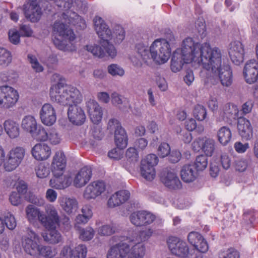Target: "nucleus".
<instances>
[{"instance_id": "obj_53", "label": "nucleus", "mask_w": 258, "mask_h": 258, "mask_svg": "<svg viewBox=\"0 0 258 258\" xmlns=\"http://www.w3.org/2000/svg\"><path fill=\"white\" fill-rule=\"evenodd\" d=\"M38 255L45 258H52L56 254V252L50 246L40 245L38 249Z\"/></svg>"}, {"instance_id": "obj_32", "label": "nucleus", "mask_w": 258, "mask_h": 258, "mask_svg": "<svg viewBox=\"0 0 258 258\" xmlns=\"http://www.w3.org/2000/svg\"><path fill=\"white\" fill-rule=\"evenodd\" d=\"M3 127L7 135L11 139L19 138L20 134L19 124L16 121L8 119L4 122Z\"/></svg>"}, {"instance_id": "obj_40", "label": "nucleus", "mask_w": 258, "mask_h": 258, "mask_svg": "<svg viewBox=\"0 0 258 258\" xmlns=\"http://www.w3.org/2000/svg\"><path fill=\"white\" fill-rule=\"evenodd\" d=\"M102 44L103 41L101 42V46L97 45H86L85 48L88 51L91 52L94 56L102 58L104 57L106 54L108 55V53L107 52V49L108 48V46L106 45L104 47L102 46Z\"/></svg>"}, {"instance_id": "obj_62", "label": "nucleus", "mask_w": 258, "mask_h": 258, "mask_svg": "<svg viewBox=\"0 0 258 258\" xmlns=\"http://www.w3.org/2000/svg\"><path fill=\"white\" fill-rule=\"evenodd\" d=\"M195 31L199 34L201 38L205 37L206 26L202 19H198L195 23Z\"/></svg>"}, {"instance_id": "obj_17", "label": "nucleus", "mask_w": 258, "mask_h": 258, "mask_svg": "<svg viewBox=\"0 0 258 258\" xmlns=\"http://www.w3.org/2000/svg\"><path fill=\"white\" fill-rule=\"evenodd\" d=\"M155 216L147 211L133 212L130 216L131 223L136 226L150 225L155 220Z\"/></svg>"}, {"instance_id": "obj_48", "label": "nucleus", "mask_w": 258, "mask_h": 258, "mask_svg": "<svg viewBox=\"0 0 258 258\" xmlns=\"http://www.w3.org/2000/svg\"><path fill=\"white\" fill-rule=\"evenodd\" d=\"M94 29L98 35H102L104 29L109 28L104 20L99 16H96L93 19Z\"/></svg>"}, {"instance_id": "obj_20", "label": "nucleus", "mask_w": 258, "mask_h": 258, "mask_svg": "<svg viewBox=\"0 0 258 258\" xmlns=\"http://www.w3.org/2000/svg\"><path fill=\"white\" fill-rule=\"evenodd\" d=\"M25 17L32 22L38 21L42 15V11L36 1H30L23 6Z\"/></svg>"}, {"instance_id": "obj_14", "label": "nucleus", "mask_w": 258, "mask_h": 258, "mask_svg": "<svg viewBox=\"0 0 258 258\" xmlns=\"http://www.w3.org/2000/svg\"><path fill=\"white\" fill-rule=\"evenodd\" d=\"M39 115L41 122L46 126H52L56 122V110L49 103H45L42 106Z\"/></svg>"}, {"instance_id": "obj_55", "label": "nucleus", "mask_w": 258, "mask_h": 258, "mask_svg": "<svg viewBox=\"0 0 258 258\" xmlns=\"http://www.w3.org/2000/svg\"><path fill=\"white\" fill-rule=\"evenodd\" d=\"M193 114L197 119L202 121L205 119L207 116L206 109L202 105H197L194 109Z\"/></svg>"}, {"instance_id": "obj_47", "label": "nucleus", "mask_w": 258, "mask_h": 258, "mask_svg": "<svg viewBox=\"0 0 258 258\" xmlns=\"http://www.w3.org/2000/svg\"><path fill=\"white\" fill-rule=\"evenodd\" d=\"M87 253V249L86 245L79 244L71 250L70 258H85Z\"/></svg>"}, {"instance_id": "obj_19", "label": "nucleus", "mask_w": 258, "mask_h": 258, "mask_svg": "<svg viewBox=\"0 0 258 258\" xmlns=\"http://www.w3.org/2000/svg\"><path fill=\"white\" fill-rule=\"evenodd\" d=\"M67 164V159L64 153L61 151L56 152L51 163V170L53 176L62 175Z\"/></svg>"}, {"instance_id": "obj_49", "label": "nucleus", "mask_w": 258, "mask_h": 258, "mask_svg": "<svg viewBox=\"0 0 258 258\" xmlns=\"http://www.w3.org/2000/svg\"><path fill=\"white\" fill-rule=\"evenodd\" d=\"M79 238L84 241L91 240L95 234L94 229L91 227L80 228L79 230Z\"/></svg>"}, {"instance_id": "obj_51", "label": "nucleus", "mask_w": 258, "mask_h": 258, "mask_svg": "<svg viewBox=\"0 0 258 258\" xmlns=\"http://www.w3.org/2000/svg\"><path fill=\"white\" fill-rule=\"evenodd\" d=\"M17 74L13 71L5 72L0 74V83L6 82L13 83L17 78Z\"/></svg>"}, {"instance_id": "obj_59", "label": "nucleus", "mask_w": 258, "mask_h": 258, "mask_svg": "<svg viewBox=\"0 0 258 258\" xmlns=\"http://www.w3.org/2000/svg\"><path fill=\"white\" fill-rule=\"evenodd\" d=\"M236 171L239 172H244L247 168L248 162L245 159H237L235 160L233 164Z\"/></svg>"}, {"instance_id": "obj_3", "label": "nucleus", "mask_w": 258, "mask_h": 258, "mask_svg": "<svg viewBox=\"0 0 258 258\" xmlns=\"http://www.w3.org/2000/svg\"><path fill=\"white\" fill-rule=\"evenodd\" d=\"M210 43H196L191 38L183 40L181 47L173 53L170 68L173 72L180 71L184 63H192L203 68L210 47Z\"/></svg>"}, {"instance_id": "obj_6", "label": "nucleus", "mask_w": 258, "mask_h": 258, "mask_svg": "<svg viewBox=\"0 0 258 258\" xmlns=\"http://www.w3.org/2000/svg\"><path fill=\"white\" fill-rule=\"evenodd\" d=\"M171 51L169 44L165 39H157L150 46L151 59L158 64H163L168 61Z\"/></svg>"}, {"instance_id": "obj_23", "label": "nucleus", "mask_w": 258, "mask_h": 258, "mask_svg": "<svg viewBox=\"0 0 258 258\" xmlns=\"http://www.w3.org/2000/svg\"><path fill=\"white\" fill-rule=\"evenodd\" d=\"M92 174V169L90 167H83L74 174L73 185L77 188L84 186L89 181Z\"/></svg>"}, {"instance_id": "obj_4", "label": "nucleus", "mask_w": 258, "mask_h": 258, "mask_svg": "<svg viewBox=\"0 0 258 258\" xmlns=\"http://www.w3.org/2000/svg\"><path fill=\"white\" fill-rule=\"evenodd\" d=\"M52 25V33L54 36L53 43L59 50L73 51L76 50L74 41L75 35L73 30L64 24L65 20L61 16Z\"/></svg>"}, {"instance_id": "obj_46", "label": "nucleus", "mask_w": 258, "mask_h": 258, "mask_svg": "<svg viewBox=\"0 0 258 258\" xmlns=\"http://www.w3.org/2000/svg\"><path fill=\"white\" fill-rule=\"evenodd\" d=\"M47 135L48 131L41 125H38L37 129L31 134L34 139L41 142H45L48 140Z\"/></svg>"}, {"instance_id": "obj_43", "label": "nucleus", "mask_w": 258, "mask_h": 258, "mask_svg": "<svg viewBox=\"0 0 258 258\" xmlns=\"http://www.w3.org/2000/svg\"><path fill=\"white\" fill-rule=\"evenodd\" d=\"M117 230L116 224L110 222L109 224L102 225L97 228V233L100 236H110Z\"/></svg>"}, {"instance_id": "obj_33", "label": "nucleus", "mask_w": 258, "mask_h": 258, "mask_svg": "<svg viewBox=\"0 0 258 258\" xmlns=\"http://www.w3.org/2000/svg\"><path fill=\"white\" fill-rule=\"evenodd\" d=\"M188 242L195 247H198L203 252H206L208 249V246L206 241L203 237L198 232H191L187 236Z\"/></svg>"}, {"instance_id": "obj_36", "label": "nucleus", "mask_w": 258, "mask_h": 258, "mask_svg": "<svg viewBox=\"0 0 258 258\" xmlns=\"http://www.w3.org/2000/svg\"><path fill=\"white\" fill-rule=\"evenodd\" d=\"M181 179L185 182H191L195 180L197 176V172L192 165H185L183 166L180 171Z\"/></svg>"}, {"instance_id": "obj_26", "label": "nucleus", "mask_w": 258, "mask_h": 258, "mask_svg": "<svg viewBox=\"0 0 258 258\" xmlns=\"http://www.w3.org/2000/svg\"><path fill=\"white\" fill-rule=\"evenodd\" d=\"M33 157L37 161H44L48 159L51 154L50 147L44 143H37L31 149Z\"/></svg>"}, {"instance_id": "obj_9", "label": "nucleus", "mask_w": 258, "mask_h": 258, "mask_svg": "<svg viewBox=\"0 0 258 258\" xmlns=\"http://www.w3.org/2000/svg\"><path fill=\"white\" fill-rule=\"evenodd\" d=\"M135 241L134 238L128 236H121L119 242L109 249L107 258H125L129 252V243Z\"/></svg>"}, {"instance_id": "obj_1", "label": "nucleus", "mask_w": 258, "mask_h": 258, "mask_svg": "<svg viewBox=\"0 0 258 258\" xmlns=\"http://www.w3.org/2000/svg\"><path fill=\"white\" fill-rule=\"evenodd\" d=\"M200 75L207 87L216 84L218 79L225 87L230 86L233 81L230 66L222 62L221 50L217 47H212L211 45Z\"/></svg>"}, {"instance_id": "obj_63", "label": "nucleus", "mask_w": 258, "mask_h": 258, "mask_svg": "<svg viewBox=\"0 0 258 258\" xmlns=\"http://www.w3.org/2000/svg\"><path fill=\"white\" fill-rule=\"evenodd\" d=\"M28 58L31 64L32 68L36 72L39 73L43 71V67L39 63L35 56L29 54L28 55Z\"/></svg>"}, {"instance_id": "obj_64", "label": "nucleus", "mask_w": 258, "mask_h": 258, "mask_svg": "<svg viewBox=\"0 0 258 258\" xmlns=\"http://www.w3.org/2000/svg\"><path fill=\"white\" fill-rule=\"evenodd\" d=\"M9 39L15 45H17L20 41V35L19 31L15 29H11L9 31Z\"/></svg>"}, {"instance_id": "obj_60", "label": "nucleus", "mask_w": 258, "mask_h": 258, "mask_svg": "<svg viewBox=\"0 0 258 258\" xmlns=\"http://www.w3.org/2000/svg\"><path fill=\"white\" fill-rule=\"evenodd\" d=\"M5 225L10 230H13L17 225L16 220L13 214L10 213H7L5 216Z\"/></svg>"}, {"instance_id": "obj_30", "label": "nucleus", "mask_w": 258, "mask_h": 258, "mask_svg": "<svg viewBox=\"0 0 258 258\" xmlns=\"http://www.w3.org/2000/svg\"><path fill=\"white\" fill-rule=\"evenodd\" d=\"M130 197L128 190H121L113 194L108 199L107 205L109 208L119 206L127 201Z\"/></svg>"}, {"instance_id": "obj_22", "label": "nucleus", "mask_w": 258, "mask_h": 258, "mask_svg": "<svg viewBox=\"0 0 258 258\" xmlns=\"http://www.w3.org/2000/svg\"><path fill=\"white\" fill-rule=\"evenodd\" d=\"M161 182L170 189H179L181 187V183L177 174L173 171L163 170L160 175Z\"/></svg>"}, {"instance_id": "obj_52", "label": "nucleus", "mask_w": 258, "mask_h": 258, "mask_svg": "<svg viewBox=\"0 0 258 258\" xmlns=\"http://www.w3.org/2000/svg\"><path fill=\"white\" fill-rule=\"evenodd\" d=\"M108 73L113 77H122L124 75L123 69L117 64H111L107 67Z\"/></svg>"}, {"instance_id": "obj_16", "label": "nucleus", "mask_w": 258, "mask_h": 258, "mask_svg": "<svg viewBox=\"0 0 258 258\" xmlns=\"http://www.w3.org/2000/svg\"><path fill=\"white\" fill-rule=\"evenodd\" d=\"M105 189L106 185L103 181L92 182L85 187L83 197L87 200H94L103 193Z\"/></svg>"}, {"instance_id": "obj_29", "label": "nucleus", "mask_w": 258, "mask_h": 258, "mask_svg": "<svg viewBox=\"0 0 258 258\" xmlns=\"http://www.w3.org/2000/svg\"><path fill=\"white\" fill-rule=\"evenodd\" d=\"M237 130L239 135L245 140H249L253 136V130L250 121L244 117L237 119Z\"/></svg>"}, {"instance_id": "obj_15", "label": "nucleus", "mask_w": 258, "mask_h": 258, "mask_svg": "<svg viewBox=\"0 0 258 258\" xmlns=\"http://www.w3.org/2000/svg\"><path fill=\"white\" fill-rule=\"evenodd\" d=\"M167 244L173 254L185 258L189 250V247L185 241L176 237L172 236L168 238Z\"/></svg>"}, {"instance_id": "obj_11", "label": "nucleus", "mask_w": 258, "mask_h": 258, "mask_svg": "<svg viewBox=\"0 0 258 258\" xmlns=\"http://www.w3.org/2000/svg\"><path fill=\"white\" fill-rule=\"evenodd\" d=\"M18 98V93L13 88L8 86H0V107H12Z\"/></svg>"}, {"instance_id": "obj_5", "label": "nucleus", "mask_w": 258, "mask_h": 258, "mask_svg": "<svg viewBox=\"0 0 258 258\" xmlns=\"http://www.w3.org/2000/svg\"><path fill=\"white\" fill-rule=\"evenodd\" d=\"M103 41L102 46L105 47L107 45L108 47L107 52L108 55L114 57L116 54V51L114 46L109 42V41H112L115 43H120L125 37V32L123 28L120 26H116L112 32L109 28L103 30L102 35H98Z\"/></svg>"}, {"instance_id": "obj_56", "label": "nucleus", "mask_w": 258, "mask_h": 258, "mask_svg": "<svg viewBox=\"0 0 258 258\" xmlns=\"http://www.w3.org/2000/svg\"><path fill=\"white\" fill-rule=\"evenodd\" d=\"M195 164L197 170L203 171L206 168L208 165L207 156L203 155L197 157Z\"/></svg>"}, {"instance_id": "obj_35", "label": "nucleus", "mask_w": 258, "mask_h": 258, "mask_svg": "<svg viewBox=\"0 0 258 258\" xmlns=\"http://www.w3.org/2000/svg\"><path fill=\"white\" fill-rule=\"evenodd\" d=\"M71 181L69 177L66 175L53 176L49 181V185L56 189H63L71 184Z\"/></svg>"}, {"instance_id": "obj_8", "label": "nucleus", "mask_w": 258, "mask_h": 258, "mask_svg": "<svg viewBox=\"0 0 258 258\" xmlns=\"http://www.w3.org/2000/svg\"><path fill=\"white\" fill-rule=\"evenodd\" d=\"M158 162V159L155 154L148 155L141 161L140 171L142 176L147 180L154 179L156 176L155 166Z\"/></svg>"}, {"instance_id": "obj_24", "label": "nucleus", "mask_w": 258, "mask_h": 258, "mask_svg": "<svg viewBox=\"0 0 258 258\" xmlns=\"http://www.w3.org/2000/svg\"><path fill=\"white\" fill-rule=\"evenodd\" d=\"M86 106L91 120L95 124L99 123L101 120L103 111L98 103L94 99H89Z\"/></svg>"}, {"instance_id": "obj_38", "label": "nucleus", "mask_w": 258, "mask_h": 258, "mask_svg": "<svg viewBox=\"0 0 258 258\" xmlns=\"http://www.w3.org/2000/svg\"><path fill=\"white\" fill-rule=\"evenodd\" d=\"M114 140L118 148L123 149L127 145V137L125 130L123 128L115 131Z\"/></svg>"}, {"instance_id": "obj_61", "label": "nucleus", "mask_w": 258, "mask_h": 258, "mask_svg": "<svg viewBox=\"0 0 258 258\" xmlns=\"http://www.w3.org/2000/svg\"><path fill=\"white\" fill-rule=\"evenodd\" d=\"M153 230L151 228H147L145 230H141L138 236L135 237V239H138L139 241H145L148 240L153 233Z\"/></svg>"}, {"instance_id": "obj_45", "label": "nucleus", "mask_w": 258, "mask_h": 258, "mask_svg": "<svg viewBox=\"0 0 258 258\" xmlns=\"http://www.w3.org/2000/svg\"><path fill=\"white\" fill-rule=\"evenodd\" d=\"M11 52L3 47H0V66L3 68L8 67L12 62Z\"/></svg>"}, {"instance_id": "obj_13", "label": "nucleus", "mask_w": 258, "mask_h": 258, "mask_svg": "<svg viewBox=\"0 0 258 258\" xmlns=\"http://www.w3.org/2000/svg\"><path fill=\"white\" fill-rule=\"evenodd\" d=\"M215 141L214 140L207 138H199L196 139L191 144L193 151L198 152L201 150L205 156L211 157L215 149Z\"/></svg>"}, {"instance_id": "obj_18", "label": "nucleus", "mask_w": 258, "mask_h": 258, "mask_svg": "<svg viewBox=\"0 0 258 258\" xmlns=\"http://www.w3.org/2000/svg\"><path fill=\"white\" fill-rule=\"evenodd\" d=\"M46 215L44 213L42 223L46 229L56 228L60 223V218L56 208L52 205H48L45 207Z\"/></svg>"}, {"instance_id": "obj_7", "label": "nucleus", "mask_w": 258, "mask_h": 258, "mask_svg": "<svg viewBox=\"0 0 258 258\" xmlns=\"http://www.w3.org/2000/svg\"><path fill=\"white\" fill-rule=\"evenodd\" d=\"M25 151L21 147L11 149L7 155L4 168L8 172L15 170L21 163L25 156Z\"/></svg>"}, {"instance_id": "obj_42", "label": "nucleus", "mask_w": 258, "mask_h": 258, "mask_svg": "<svg viewBox=\"0 0 258 258\" xmlns=\"http://www.w3.org/2000/svg\"><path fill=\"white\" fill-rule=\"evenodd\" d=\"M50 230L47 233L43 235L44 240L50 244H57L62 241L61 234L55 228L48 229Z\"/></svg>"}, {"instance_id": "obj_34", "label": "nucleus", "mask_w": 258, "mask_h": 258, "mask_svg": "<svg viewBox=\"0 0 258 258\" xmlns=\"http://www.w3.org/2000/svg\"><path fill=\"white\" fill-rule=\"evenodd\" d=\"M62 209L68 214H73L78 209V202L73 198L63 197L59 199Z\"/></svg>"}, {"instance_id": "obj_31", "label": "nucleus", "mask_w": 258, "mask_h": 258, "mask_svg": "<svg viewBox=\"0 0 258 258\" xmlns=\"http://www.w3.org/2000/svg\"><path fill=\"white\" fill-rule=\"evenodd\" d=\"M26 216L30 223L34 224L38 221L42 225L44 212L32 205H28L25 209Z\"/></svg>"}, {"instance_id": "obj_54", "label": "nucleus", "mask_w": 258, "mask_h": 258, "mask_svg": "<svg viewBox=\"0 0 258 258\" xmlns=\"http://www.w3.org/2000/svg\"><path fill=\"white\" fill-rule=\"evenodd\" d=\"M219 258H240L239 252L233 248H229L220 252Z\"/></svg>"}, {"instance_id": "obj_2", "label": "nucleus", "mask_w": 258, "mask_h": 258, "mask_svg": "<svg viewBox=\"0 0 258 258\" xmlns=\"http://www.w3.org/2000/svg\"><path fill=\"white\" fill-rule=\"evenodd\" d=\"M49 95L52 102L69 106L68 115L71 122L76 125H81L85 122L84 111L77 105L82 101L83 96L77 88L64 86L62 83L58 82L51 86Z\"/></svg>"}, {"instance_id": "obj_21", "label": "nucleus", "mask_w": 258, "mask_h": 258, "mask_svg": "<svg viewBox=\"0 0 258 258\" xmlns=\"http://www.w3.org/2000/svg\"><path fill=\"white\" fill-rule=\"evenodd\" d=\"M228 52L231 61L236 65H239L243 61L244 50L241 42L235 41L231 42Z\"/></svg>"}, {"instance_id": "obj_25", "label": "nucleus", "mask_w": 258, "mask_h": 258, "mask_svg": "<svg viewBox=\"0 0 258 258\" xmlns=\"http://www.w3.org/2000/svg\"><path fill=\"white\" fill-rule=\"evenodd\" d=\"M243 75L246 83L251 84L258 80V63L255 60L247 61L243 69Z\"/></svg>"}, {"instance_id": "obj_12", "label": "nucleus", "mask_w": 258, "mask_h": 258, "mask_svg": "<svg viewBox=\"0 0 258 258\" xmlns=\"http://www.w3.org/2000/svg\"><path fill=\"white\" fill-rule=\"evenodd\" d=\"M135 51L140 58H138L136 55H132L131 57V60L135 67H141L142 65V60L147 63L152 60L150 47H149L147 42L137 43L136 45Z\"/></svg>"}, {"instance_id": "obj_37", "label": "nucleus", "mask_w": 258, "mask_h": 258, "mask_svg": "<svg viewBox=\"0 0 258 258\" xmlns=\"http://www.w3.org/2000/svg\"><path fill=\"white\" fill-rule=\"evenodd\" d=\"M37 126L36 119L33 115H26L22 119V128L24 131L30 134V135L37 129Z\"/></svg>"}, {"instance_id": "obj_58", "label": "nucleus", "mask_w": 258, "mask_h": 258, "mask_svg": "<svg viewBox=\"0 0 258 258\" xmlns=\"http://www.w3.org/2000/svg\"><path fill=\"white\" fill-rule=\"evenodd\" d=\"M48 140L53 145H56L60 142L61 138L57 131L54 128L48 130Z\"/></svg>"}, {"instance_id": "obj_57", "label": "nucleus", "mask_w": 258, "mask_h": 258, "mask_svg": "<svg viewBox=\"0 0 258 258\" xmlns=\"http://www.w3.org/2000/svg\"><path fill=\"white\" fill-rule=\"evenodd\" d=\"M37 176L40 178L46 177L49 174L48 168L43 163H40L35 168Z\"/></svg>"}, {"instance_id": "obj_44", "label": "nucleus", "mask_w": 258, "mask_h": 258, "mask_svg": "<svg viewBox=\"0 0 258 258\" xmlns=\"http://www.w3.org/2000/svg\"><path fill=\"white\" fill-rule=\"evenodd\" d=\"M238 110L233 105H226L224 110L220 112V115L223 119L235 118L238 115Z\"/></svg>"}, {"instance_id": "obj_27", "label": "nucleus", "mask_w": 258, "mask_h": 258, "mask_svg": "<svg viewBox=\"0 0 258 258\" xmlns=\"http://www.w3.org/2000/svg\"><path fill=\"white\" fill-rule=\"evenodd\" d=\"M62 6L63 7V10L66 12L63 13L60 16L65 20V22L73 25H76L77 21L81 20V17L76 13L69 10L74 7L73 0L62 1Z\"/></svg>"}, {"instance_id": "obj_41", "label": "nucleus", "mask_w": 258, "mask_h": 258, "mask_svg": "<svg viewBox=\"0 0 258 258\" xmlns=\"http://www.w3.org/2000/svg\"><path fill=\"white\" fill-rule=\"evenodd\" d=\"M126 157L127 161L122 164L125 168L128 170L138 160L139 156L136 149L134 148H128L126 152Z\"/></svg>"}, {"instance_id": "obj_28", "label": "nucleus", "mask_w": 258, "mask_h": 258, "mask_svg": "<svg viewBox=\"0 0 258 258\" xmlns=\"http://www.w3.org/2000/svg\"><path fill=\"white\" fill-rule=\"evenodd\" d=\"M134 238L135 241L132 242H128L129 243V252L127 253L128 258H143L146 253V246L145 245L139 241L137 239H135L134 236H129Z\"/></svg>"}, {"instance_id": "obj_50", "label": "nucleus", "mask_w": 258, "mask_h": 258, "mask_svg": "<svg viewBox=\"0 0 258 258\" xmlns=\"http://www.w3.org/2000/svg\"><path fill=\"white\" fill-rule=\"evenodd\" d=\"M111 102L113 106L121 108L125 102V98L123 95L114 91L111 94Z\"/></svg>"}, {"instance_id": "obj_10", "label": "nucleus", "mask_w": 258, "mask_h": 258, "mask_svg": "<svg viewBox=\"0 0 258 258\" xmlns=\"http://www.w3.org/2000/svg\"><path fill=\"white\" fill-rule=\"evenodd\" d=\"M39 240V236L35 232L28 229L27 235L22 238V246L24 251L30 255H37L40 246Z\"/></svg>"}, {"instance_id": "obj_39", "label": "nucleus", "mask_w": 258, "mask_h": 258, "mask_svg": "<svg viewBox=\"0 0 258 258\" xmlns=\"http://www.w3.org/2000/svg\"><path fill=\"white\" fill-rule=\"evenodd\" d=\"M219 142L223 146L227 145L231 141L232 133L230 129L227 126H222L217 132Z\"/></svg>"}]
</instances>
